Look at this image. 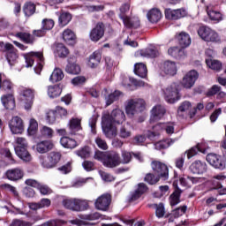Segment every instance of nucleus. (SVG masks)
<instances>
[{
    "label": "nucleus",
    "mask_w": 226,
    "mask_h": 226,
    "mask_svg": "<svg viewBox=\"0 0 226 226\" xmlns=\"http://www.w3.org/2000/svg\"><path fill=\"white\" fill-rule=\"evenodd\" d=\"M15 38H19L23 43H26L28 45H33L34 43V37L29 33L26 32H18L14 34Z\"/></svg>",
    "instance_id": "nucleus-34"
},
{
    "label": "nucleus",
    "mask_w": 226,
    "mask_h": 226,
    "mask_svg": "<svg viewBox=\"0 0 226 226\" xmlns=\"http://www.w3.org/2000/svg\"><path fill=\"white\" fill-rule=\"evenodd\" d=\"M186 209H188V207L185 205L174 209L173 210L174 218H179V216H183V215H185V213H186Z\"/></svg>",
    "instance_id": "nucleus-58"
},
{
    "label": "nucleus",
    "mask_w": 226,
    "mask_h": 226,
    "mask_svg": "<svg viewBox=\"0 0 226 226\" xmlns=\"http://www.w3.org/2000/svg\"><path fill=\"white\" fill-rule=\"evenodd\" d=\"M5 176L9 181H20L24 177V171L19 168L11 169L5 172Z\"/></svg>",
    "instance_id": "nucleus-24"
},
{
    "label": "nucleus",
    "mask_w": 226,
    "mask_h": 226,
    "mask_svg": "<svg viewBox=\"0 0 226 226\" xmlns=\"http://www.w3.org/2000/svg\"><path fill=\"white\" fill-rule=\"evenodd\" d=\"M105 36V23L99 21L89 32V39L94 43H98Z\"/></svg>",
    "instance_id": "nucleus-7"
},
{
    "label": "nucleus",
    "mask_w": 226,
    "mask_h": 226,
    "mask_svg": "<svg viewBox=\"0 0 226 226\" xmlns=\"http://www.w3.org/2000/svg\"><path fill=\"white\" fill-rule=\"evenodd\" d=\"M9 128L14 135L24 133V120L19 116L12 117L9 121Z\"/></svg>",
    "instance_id": "nucleus-12"
},
{
    "label": "nucleus",
    "mask_w": 226,
    "mask_h": 226,
    "mask_svg": "<svg viewBox=\"0 0 226 226\" xmlns=\"http://www.w3.org/2000/svg\"><path fill=\"white\" fill-rule=\"evenodd\" d=\"M60 144L63 146V147H65L66 149H75L77 147V140L68 137L64 136L60 139Z\"/></svg>",
    "instance_id": "nucleus-36"
},
{
    "label": "nucleus",
    "mask_w": 226,
    "mask_h": 226,
    "mask_svg": "<svg viewBox=\"0 0 226 226\" xmlns=\"http://www.w3.org/2000/svg\"><path fill=\"white\" fill-rule=\"evenodd\" d=\"M206 160L212 167H215V169H225V162H223L222 157L216 154H208Z\"/></svg>",
    "instance_id": "nucleus-18"
},
{
    "label": "nucleus",
    "mask_w": 226,
    "mask_h": 226,
    "mask_svg": "<svg viewBox=\"0 0 226 226\" xmlns=\"http://www.w3.org/2000/svg\"><path fill=\"white\" fill-rule=\"evenodd\" d=\"M161 68L166 75H170L171 77H174V75L177 73V66L176 65V62H172L170 60L165 61Z\"/></svg>",
    "instance_id": "nucleus-23"
},
{
    "label": "nucleus",
    "mask_w": 226,
    "mask_h": 226,
    "mask_svg": "<svg viewBox=\"0 0 226 226\" xmlns=\"http://www.w3.org/2000/svg\"><path fill=\"white\" fill-rule=\"evenodd\" d=\"M41 134L45 139H52V137H54V130L50 127L43 126L41 130Z\"/></svg>",
    "instance_id": "nucleus-56"
},
{
    "label": "nucleus",
    "mask_w": 226,
    "mask_h": 226,
    "mask_svg": "<svg viewBox=\"0 0 226 226\" xmlns=\"http://www.w3.org/2000/svg\"><path fill=\"white\" fill-rule=\"evenodd\" d=\"M63 204L65 209H70L71 211H82L83 206H87L84 200L72 199V200H64Z\"/></svg>",
    "instance_id": "nucleus-14"
},
{
    "label": "nucleus",
    "mask_w": 226,
    "mask_h": 226,
    "mask_svg": "<svg viewBox=\"0 0 226 226\" xmlns=\"http://www.w3.org/2000/svg\"><path fill=\"white\" fill-rule=\"evenodd\" d=\"M65 72L71 75H79L80 73V65L77 64V57L72 56L68 59Z\"/></svg>",
    "instance_id": "nucleus-20"
},
{
    "label": "nucleus",
    "mask_w": 226,
    "mask_h": 226,
    "mask_svg": "<svg viewBox=\"0 0 226 226\" xmlns=\"http://www.w3.org/2000/svg\"><path fill=\"white\" fill-rule=\"evenodd\" d=\"M173 188L174 192L170 195L169 200L170 206H177L181 202V193H183V190L179 188L177 185V180L173 181Z\"/></svg>",
    "instance_id": "nucleus-16"
},
{
    "label": "nucleus",
    "mask_w": 226,
    "mask_h": 226,
    "mask_svg": "<svg viewBox=\"0 0 226 226\" xmlns=\"http://www.w3.org/2000/svg\"><path fill=\"white\" fill-rule=\"evenodd\" d=\"M63 40L67 45H75L77 43V35L71 29H65L63 32Z\"/></svg>",
    "instance_id": "nucleus-33"
},
{
    "label": "nucleus",
    "mask_w": 226,
    "mask_h": 226,
    "mask_svg": "<svg viewBox=\"0 0 226 226\" xmlns=\"http://www.w3.org/2000/svg\"><path fill=\"white\" fill-rule=\"evenodd\" d=\"M119 137H121V139H128V137H132V131L128 125H124L120 128Z\"/></svg>",
    "instance_id": "nucleus-55"
},
{
    "label": "nucleus",
    "mask_w": 226,
    "mask_h": 226,
    "mask_svg": "<svg viewBox=\"0 0 226 226\" xmlns=\"http://www.w3.org/2000/svg\"><path fill=\"white\" fill-rule=\"evenodd\" d=\"M147 19L152 24H156L162 19V11L158 9H151L147 14Z\"/></svg>",
    "instance_id": "nucleus-35"
},
{
    "label": "nucleus",
    "mask_w": 226,
    "mask_h": 226,
    "mask_svg": "<svg viewBox=\"0 0 226 226\" xmlns=\"http://www.w3.org/2000/svg\"><path fill=\"white\" fill-rule=\"evenodd\" d=\"M199 78V72L195 70H192L187 72L182 82H173L164 90V100L167 103H176L181 100L180 91L182 87L185 89H192L193 86H195V82H197V79Z\"/></svg>",
    "instance_id": "nucleus-1"
},
{
    "label": "nucleus",
    "mask_w": 226,
    "mask_h": 226,
    "mask_svg": "<svg viewBox=\"0 0 226 226\" xmlns=\"http://www.w3.org/2000/svg\"><path fill=\"white\" fill-rule=\"evenodd\" d=\"M155 216L157 218H163L165 216V206L163 203H159V206L155 208Z\"/></svg>",
    "instance_id": "nucleus-60"
},
{
    "label": "nucleus",
    "mask_w": 226,
    "mask_h": 226,
    "mask_svg": "<svg viewBox=\"0 0 226 226\" xmlns=\"http://www.w3.org/2000/svg\"><path fill=\"white\" fill-rule=\"evenodd\" d=\"M0 89L1 91H4L5 93H9V94H13L15 85L9 79H3V74L0 73Z\"/></svg>",
    "instance_id": "nucleus-22"
},
{
    "label": "nucleus",
    "mask_w": 226,
    "mask_h": 226,
    "mask_svg": "<svg viewBox=\"0 0 226 226\" xmlns=\"http://www.w3.org/2000/svg\"><path fill=\"white\" fill-rule=\"evenodd\" d=\"M199 153V143L195 145V147H192L191 149L185 151L184 154H182L180 157L176 159V168L179 169L180 170H183V167L185 165V158L187 154L188 160L191 158H193V156H197Z\"/></svg>",
    "instance_id": "nucleus-10"
},
{
    "label": "nucleus",
    "mask_w": 226,
    "mask_h": 226,
    "mask_svg": "<svg viewBox=\"0 0 226 226\" xmlns=\"http://www.w3.org/2000/svg\"><path fill=\"white\" fill-rule=\"evenodd\" d=\"M1 100L4 107L7 110H13L15 109V96L13 95V94H7L5 95H3Z\"/></svg>",
    "instance_id": "nucleus-26"
},
{
    "label": "nucleus",
    "mask_w": 226,
    "mask_h": 226,
    "mask_svg": "<svg viewBox=\"0 0 226 226\" xmlns=\"http://www.w3.org/2000/svg\"><path fill=\"white\" fill-rule=\"evenodd\" d=\"M120 19L123 20L124 26L127 27V29H137L138 27H140V21L135 22L128 16H122Z\"/></svg>",
    "instance_id": "nucleus-38"
},
{
    "label": "nucleus",
    "mask_w": 226,
    "mask_h": 226,
    "mask_svg": "<svg viewBox=\"0 0 226 226\" xmlns=\"http://www.w3.org/2000/svg\"><path fill=\"white\" fill-rule=\"evenodd\" d=\"M102 50L97 49L94 51L87 58V66L89 68H98L100 66V63H102Z\"/></svg>",
    "instance_id": "nucleus-17"
},
{
    "label": "nucleus",
    "mask_w": 226,
    "mask_h": 226,
    "mask_svg": "<svg viewBox=\"0 0 226 226\" xmlns=\"http://www.w3.org/2000/svg\"><path fill=\"white\" fill-rule=\"evenodd\" d=\"M19 100L22 102L26 110H31L34 100V91L30 88H24L19 93Z\"/></svg>",
    "instance_id": "nucleus-6"
},
{
    "label": "nucleus",
    "mask_w": 226,
    "mask_h": 226,
    "mask_svg": "<svg viewBox=\"0 0 226 226\" xmlns=\"http://www.w3.org/2000/svg\"><path fill=\"white\" fill-rule=\"evenodd\" d=\"M146 102L143 99H131L125 107L127 116L133 117L135 114L144 112Z\"/></svg>",
    "instance_id": "nucleus-5"
},
{
    "label": "nucleus",
    "mask_w": 226,
    "mask_h": 226,
    "mask_svg": "<svg viewBox=\"0 0 226 226\" xmlns=\"http://www.w3.org/2000/svg\"><path fill=\"white\" fill-rule=\"evenodd\" d=\"M122 94H123V92L119 90H115L113 93L109 94L106 98L107 107H109V105H112L114 102H117V100H119Z\"/></svg>",
    "instance_id": "nucleus-43"
},
{
    "label": "nucleus",
    "mask_w": 226,
    "mask_h": 226,
    "mask_svg": "<svg viewBox=\"0 0 226 226\" xmlns=\"http://www.w3.org/2000/svg\"><path fill=\"white\" fill-rule=\"evenodd\" d=\"M41 24L43 29L46 31H50V29H53L55 26V22L53 21V19H44Z\"/></svg>",
    "instance_id": "nucleus-59"
},
{
    "label": "nucleus",
    "mask_w": 226,
    "mask_h": 226,
    "mask_svg": "<svg viewBox=\"0 0 226 226\" xmlns=\"http://www.w3.org/2000/svg\"><path fill=\"white\" fill-rule=\"evenodd\" d=\"M27 132L28 135H36V132H38V122L34 118L30 119Z\"/></svg>",
    "instance_id": "nucleus-50"
},
{
    "label": "nucleus",
    "mask_w": 226,
    "mask_h": 226,
    "mask_svg": "<svg viewBox=\"0 0 226 226\" xmlns=\"http://www.w3.org/2000/svg\"><path fill=\"white\" fill-rule=\"evenodd\" d=\"M94 142L97 147H99V149H102V151H107L109 149V145L107 144V141L102 139V137L97 136L94 139Z\"/></svg>",
    "instance_id": "nucleus-53"
},
{
    "label": "nucleus",
    "mask_w": 226,
    "mask_h": 226,
    "mask_svg": "<svg viewBox=\"0 0 226 226\" xmlns=\"http://www.w3.org/2000/svg\"><path fill=\"white\" fill-rule=\"evenodd\" d=\"M61 93H63V88H61L59 85L48 87V96H49V98H57L61 96Z\"/></svg>",
    "instance_id": "nucleus-39"
},
{
    "label": "nucleus",
    "mask_w": 226,
    "mask_h": 226,
    "mask_svg": "<svg viewBox=\"0 0 226 226\" xmlns=\"http://www.w3.org/2000/svg\"><path fill=\"white\" fill-rule=\"evenodd\" d=\"M205 41L211 42V43H222V39L216 31L210 28L208 32V35L205 39Z\"/></svg>",
    "instance_id": "nucleus-41"
},
{
    "label": "nucleus",
    "mask_w": 226,
    "mask_h": 226,
    "mask_svg": "<svg viewBox=\"0 0 226 226\" xmlns=\"http://www.w3.org/2000/svg\"><path fill=\"white\" fill-rule=\"evenodd\" d=\"M64 79V72H63V70L59 68H55L53 72L51 73L49 77L50 82L56 83V82H61Z\"/></svg>",
    "instance_id": "nucleus-40"
},
{
    "label": "nucleus",
    "mask_w": 226,
    "mask_h": 226,
    "mask_svg": "<svg viewBox=\"0 0 226 226\" xmlns=\"http://www.w3.org/2000/svg\"><path fill=\"white\" fill-rule=\"evenodd\" d=\"M207 13L210 20H214L215 22H220L221 20H223V16L222 15V12L218 11L207 9Z\"/></svg>",
    "instance_id": "nucleus-45"
},
{
    "label": "nucleus",
    "mask_w": 226,
    "mask_h": 226,
    "mask_svg": "<svg viewBox=\"0 0 226 226\" xmlns=\"http://www.w3.org/2000/svg\"><path fill=\"white\" fill-rule=\"evenodd\" d=\"M48 156L49 157V161L51 162V165L53 166V169L56 167L57 163L61 162V153L59 152H51L48 154Z\"/></svg>",
    "instance_id": "nucleus-47"
},
{
    "label": "nucleus",
    "mask_w": 226,
    "mask_h": 226,
    "mask_svg": "<svg viewBox=\"0 0 226 226\" xmlns=\"http://www.w3.org/2000/svg\"><path fill=\"white\" fill-rule=\"evenodd\" d=\"M71 135H76L77 132L82 131V119L72 117L67 124Z\"/></svg>",
    "instance_id": "nucleus-21"
},
{
    "label": "nucleus",
    "mask_w": 226,
    "mask_h": 226,
    "mask_svg": "<svg viewBox=\"0 0 226 226\" xmlns=\"http://www.w3.org/2000/svg\"><path fill=\"white\" fill-rule=\"evenodd\" d=\"M144 181L148 185H156L160 181V177L154 176L153 173H147L144 177Z\"/></svg>",
    "instance_id": "nucleus-52"
},
{
    "label": "nucleus",
    "mask_w": 226,
    "mask_h": 226,
    "mask_svg": "<svg viewBox=\"0 0 226 226\" xmlns=\"http://www.w3.org/2000/svg\"><path fill=\"white\" fill-rule=\"evenodd\" d=\"M207 65L208 68H211V70H215V72H220L222 68V62L218 60H213V59H206Z\"/></svg>",
    "instance_id": "nucleus-46"
},
{
    "label": "nucleus",
    "mask_w": 226,
    "mask_h": 226,
    "mask_svg": "<svg viewBox=\"0 0 226 226\" xmlns=\"http://www.w3.org/2000/svg\"><path fill=\"white\" fill-rule=\"evenodd\" d=\"M40 163L43 169H54L52 162H50V157L48 155H42L40 157Z\"/></svg>",
    "instance_id": "nucleus-51"
},
{
    "label": "nucleus",
    "mask_w": 226,
    "mask_h": 226,
    "mask_svg": "<svg viewBox=\"0 0 226 226\" xmlns=\"http://www.w3.org/2000/svg\"><path fill=\"white\" fill-rule=\"evenodd\" d=\"M107 154H109V152H103V151L95 149L94 154V160H97V162H102L103 164V162H105V159L107 158Z\"/></svg>",
    "instance_id": "nucleus-54"
},
{
    "label": "nucleus",
    "mask_w": 226,
    "mask_h": 226,
    "mask_svg": "<svg viewBox=\"0 0 226 226\" xmlns=\"http://www.w3.org/2000/svg\"><path fill=\"white\" fill-rule=\"evenodd\" d=\"M52 149H54V143H52L51 140H43L36 145V150L38 153H41V154L49 153V151H52Z\"/></svg>",
    "instance_id": "nucleus-27"
},
{
    "label": "nucleus",
    "mask_w": 226,
    "mask_h": 226,
    "mask_svg": "<svg viewBox=\"0 0 226 226\" xmlns=\"http://www.w3.org/2000/svg\"><path fill=\"white\" fill-rule=\"evenodd\" d=\"M15 154L23 162H31V154L27 151V147H14Z\"/></svg>",
    "instance_id": "nucleus-28"
},
{
    "label": "nucleus",
    "mask_w": 226,
    "mask_h": 226,
    "mask_svg": "<svg viewBox=\"0 0 226 226\" xmlns=\"http://www.w3.org/2000/svg\"><path fill=\"white\" fill-rule=\"evenodd\" d=\"M77 156H79V158H90L91 157V147L85 146L79 150L76 151Z\"/></svg>",
    "instance_id": "nucleus-44"
},
{
    "label": "nucleus",
    "mask_w": 226,
    "mask_h": 226,
    "mask_svg": "<svg viewBox=\"0 0 226 226\" xmlns=\"http://www.w3.org/2000/svg\"><path fill=\"white\" fill-rule=\"evenodd\" d=\"M133 72L140 79L147 78V66L144 63L135 64Z\"/></svg>",
    "instance_id": "nucleus-32"
},
{
    "label": "nucleus",
    "mask_w": 226,
    "mask_h": 226,
    "mask_svg": "<svg viewBox=\"0 0 226 226\" xmlns=\"http://www.w3.org/2000/svg\"><path fill=\"white\" fill-rule=\"evenodd\" d=\"M103 165L108 169H116V167L121 165V156H119L117 152H108Z\"/></svg>",
    "instance_id": "nucleus-13"
},
{
    "label": "nucleus",
    "mask_w": 226,
    "mask_h": 226,
    "mask_svg": "<svg viewBox=\"0 0 226 226\" xmlns=\"http://www.w3.org/2000/svg\"><path fill=\"white\" fill-rule=\"evenodd\" d=\"M167 110L165 109V107L162 105H156L152 109V116L150 118L151 123L154 121H160L163 116H165Z\"/></svg>",
    "instance_id": "nucleus-25"
},
{
    "label": "nucleus",
    "mask_w": 226,
    "mask_h": 226,
    "mask_svg": "<svg viewBox=\"0 0 226 226\" xmlns=\"http://www.w3.org/2000/svg\"><path fill=\"white\" fill-rule=\"evenodd\" d=\"M151 167L160 179L162 178L164 181L169 179V167L165 163L160 161H153Z\"/></svg>",
    "instance_id": "nucleus-8"
},
{
    "label": "nucleus",
    "mask_w": 226,
    "mask_h": 226,
    "mask_svg": "<svg viewBox=\"0 0 226 226\" xmlns=\"http://www.w3.org/2000/svg\"><path fill=\"white\" fill-rule=\"evenodd\" d=\"M111 202L112 196L110 194H102L94 202L95 209H98V211H109Z\"/></svg>",
    "instance_id": "nucleus-11"
},
{
    "label": "nucleus",
    "mask_w": 226,
    "mask_h": 226,
    "mask_svg": "<svg viewBox=\"0 0 226 226\" xmlns=\"http://www.w3.org/2000/svg\"><path fill=\"white\" fill-rule=\"evenodd\" d=\"M24 57L26 63V68H31L34 64V59H37V65L34 67V72L40 75V73H41V70H43V64H45L43 52L31 51L25 54Z\"/></svg>",
    "instance_id": "nucleus-3"
},
{
    "label": "nucleus",
    "mask_w": 226,
    "mask_h": 226,
    "mask_svg": "<svg viewBox=\"0 0 226 226\" xmlns=\"http://www.w3.org/2000/svg\"><path fill=\"white\" fill-rule=\"evenodd\" d=\"M165 18L168 20H179V19H183L188 15V12L185 9H166L164 11Z\"/></svg>",
    "instance_id": "nucleus-15"
},
{
    "label": "nucleus",
    "mask_w": 226,
    "mask_h": 226,
    "mask_svg": "<svg viewBox=\"0 0 226 226\" xmlns=\"http://www.w3.org/2000/svg\"><path fill=\"white\" fill-rule=\"evenodd\" d=\"M149 192V187L147 185L144 183H139L136 185V189L130 192L128 196V202L132 204V202H136V200H139L143 195H146Z\"/></svg>",
    "instance_id": "nucleus-9"
},
{
    "label": "nucleus",
    "mask_w": 226,
    "mask_h": 226,
    "mask_svg": "<svg viewBox=\"0 0 226 226\" xmlns=\"http://www.w3.org/2000/svg\"><path fill=\"white\" fill-rule=\"evenodd\" d=\"M0 52L5 53V57L10 66H15L17 59H19V54H17V49L10 42L0 41Z\"/></svg>",
    "instance_id": "nucleus-4"
},
{
    "label": "nucleus",
    "mask_w": 226,
    "mask_h": 226,
    "mask_svg": "<svg viewBox=\"0 0 226 226\" xmlns=\"http://www.w3.org/2000/svg\"><path fill=\"white\" fill-rule=\"evenodd\" d=\"M58 20H59L60 26H62V27H64V26H68V24H70L72 20V14H70L69 12L62 13L59 16Z\"/></svg>",
    "instance_id": "nucleus-48"
},
{
    "label": "nucleus",
    "mask_w": 226,
    "mask_h": 226,
    "mask_svg": "<svg viewBox=\"0 0 226 226\" xmlns=\"http://www.w3.org/2000/svg\"><path fill=\"white\" fill-rule=\"evenodd\" d=\"M141 57H147L148 59H154L160 56V51L154 46L148 47L147 49H139L137 53Z\"/></svg>",
    "instance_id": "nucleus-19"
},
{
    "label": "nucleus",
    "mask_w": 226,
    "mask_h": 226,
    "mask_svg": "<svg viewBox=\"0 0 226 226\" xmlns=\"http://www.w3.org/2000/svg\"><path fill=\"white\" fill-rule=\"evenodd\" d=\"M211 31V28L209 26H200L199 30V36L205 41L206 38L207 37L209 32Z\"/></svg>",
    "instance_id": "nucleus-57"
},
{
    "label": "nucleus",
    "mask_w": 226,
    "mask_h": 226,
    "mask_svg": "<svg viewBox=\"0 0 226 226\" xmlns=\"http://www.w3.org/2000/svg\"><path fill=\"white\" fill-rule=\"evenodd\" d=\"M132 152L122 151V163L127 164L132 162Z\"/></svg>",
    "instance_id": "nucleus-62"
},
{
    "label": "nucleus",
    "mask_w": 226,
    "mask_h": 226,
    "mask_svg": "<svg viewBox=\"0 0 226 226\" xmlns=\"http://www.w3.org/2000/svg\"><path fill=\"white\" fill-rule=\"evenodd\" d=\"M215 94H217L218 98H223L225 96V93L222 92V87L218 85L212 86L207 92V96H215Z\"/></svg>",
    "instance_id": "nucleus-42"
},
{
    "label": "nucleus",
    "mask_w": 226,
    "mask_h": 226,
    "mask_svg": "<svg viewBox=\"0 0 226 226\" xmlns=\"http://www.w3.org/2000/svg\"><path fill=\"white\" fill-rule=\"evenodd\" d=\"M57 119H59V116H57L56 109H50L46 115V120L49 124H54Z\"/></svg>",
    "instance_id": "nucleus-49"
},
{
    "label": "nucleus",
    "mask_w": 226,
    "mask_h": 226,
    "mask_svg": "<svg viewBox=\"0 0 226 226\" xmlns=\"http://www.w3.org/2000/svg\"><path fill=\"white\" fill-rule=\"evenodd\" d=\"M54 54L61 59H66L70 54V49H68L63 43H56L55 45Z\"/></svg>",
    "instance_id": "nucleus-29"
},
{
    "label": "nucleus",
    "mask_w": 226,
    "mask_h": 226,
    "mask_svg": "<svg viewBox=\"0 0 226 226\" xmlns=\"http://www.w3.org/2000/svg\"><path fill=\"white\" fill-rule=\"evenodd\" d=\"M126 119L124 111L115 109L111 114L105 115L102 117V132L107 139H112L117 135V131L114 128V124H123Z\"/></svg>",
    "instance_id": "nucleus-2"
},
{
    "label": "nucleus",
    "mask_w": 226,
    "mask_h": 226,
    "mask_svg": "<svg viewBox=\"0 0 226 226\" xmlns=\"http://www.w3.org/2000/svg\"><path fill=\"white\" fill-rule=\"evenodd\" d=\"M177 40L182 49H186V47H190V45H192V38H190V34L185 32H181L177 34Z\"/></svg>",
    "instance_id": "nucleus-30"
},
{
    "label": "nucleus",
    "mask_w": 226,
    "mask_h": 226,
    "mask_svg": "<svg viewBox=\"0 0 226 226\" xmlns=\"http://www.w3.org/2000/svg\"><path fill=\"white\" fill-rule=\"evenodd\" d=\"M190 109H192V103L188 101H185L178 107L177 112H186V110H190Z\"/></svg>",
    "instance_id": "nucleus-63"
},
{
    "label": "nucleus",
    "mask_w": 226,
    "mask_h": 226,
    "mask_svg": "<svg viewBox=\"0 0 226 226\" xmlns=\"http://www.w3.org/2000/svg\"><path fill=\"white\" fill-rule=\"evenodd\" d=\"M23 13L25 17H33L36 13V4L33 2H26L23 5Z\"/></svg>",
    "instance_id": "nucleus-37"
},
{
    "label": "nucleus",
    "mask_w": 226,
    "mask_h": 226,
    "mask_svg": "<svg viewBox=\"0 0 226 226\" xmlns=\"http://www.w3.org/2000/svg\"><path fill=\"white\" fill-rule=\"evenodd\" d=\"M169 56H171V57H174L175 59H183L186 56V53L185 52L184 48H179L177 46L176 47H170L168 49Z\"/></svg>",
    "instance_id": "nucleus-31"
},
{
    "label": "nucleus",
    "mask_w": 226,
    "mask_h": 226,
    "mask_svg": "<svg viewBox=\"0 0 226 226\" xmlns=\"http://www.w3.org/2000/svg\"><path fill=\"white\" fill-rule=\"evenodd\" d=\"M62 174H70L72 172V162H68L66 164L57 169Z\"/></svg>",
    "instance_id": "nucleus-64"
},
{
    "label": "nucleus",
    "mask_w": 226,
    "mask_h": 226,
    "mask_svg": "<svg viewBox=\"0 0 226 226\" xmlns=\"http://www.w3.org/2000/svg\"><path fill=\"white\" fill-rule=\"evenodd\" d=\"M2 154L8 159L11 163H15V159L13 158V154H11V151H10V148H3L2 149Z\"/></svg>",
    "instance_id": "nucleus-61"
}]
</instances>
